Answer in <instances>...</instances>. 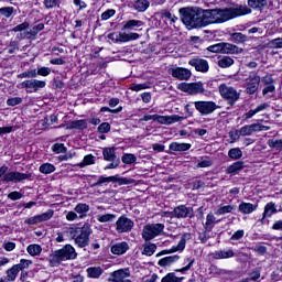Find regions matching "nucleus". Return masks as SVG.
<instances>
[{"mask_svg": "<svg viewBox=\"0 0 282 282\" xmlns=\"http://www.w3.org/2000/svg\"><path fill=\"white\" fill-rule=\"evenodd\" d=\"M232 257H235V251H232V249H229L227 251H216L214 253V259H230Z\"/></svg>", "mask_w": 282, "mask_h": 282, "instance_id": "nucleus-36", "label": "nucleus"}, {"mask_svg": "<svg viewBox=\"0 0 282 282\" xmlns=\"http://www.w3.org/2000/svg\"><path fill=\"white\" fill-rule=\"evenodd\" d=\"M52 151H54V153H67V148L63 143H55L52 147Z\"/></svg>", "mask_w": 282, "mask_h": 282, "instance_id": "nucleus-54", "label": "nucleus"}, {"mask_svg": "<svg viewBox=\"0 0 282 282\" xmlns=\"http://www.w3.org/2000/svg\"><path fill=\"white\" fill-rule=\"evenodd\" d=\"M182 281H184V276H177L175 272L167 273L161 280V282H182Z\"/></svg>", "mask_w": 282, "mask_h": 282, "instance_id": "nucleus-40", "label": "nucleus"}, {"mask_svg": "<svg viewBox=\"0 0 282 282\" xmlns=\"http://www.w3.org/2000/svg\"><path fill=\"white\" fill-rule=\"evenodd\" d=\"M76 257H78L76 249H74L72 245H65L62 249L55 250L50 256V264L52 268H57V265H61L63 261H69L72 259H76Z\"/></svg>", "mask_w": 282, "mask_h": 282, "instance_id": "nucleus-3", "label": "nucleus"}, {"mask_svg": "<svg viewBox=\"0 0 282 282\" xmlns=\"http://www.w3.org/2000/svg\"><path fill=\"white\" fill-rule=\"evenodd\" d=\"M184 117L180 115H172V116H160L155 115L154 122H159V124H175V122H182Z\"/></svg>", "mask_w": 282, "mask_h": 282, "instance_id": "nucleus-16", "label": "nucleus"}, {"mask_svg": "<svg viewBox=\"0 0 282 282\" xmlns=\"http://www.w3.org/2000/svg\"><path fill=\"white\" fill-rule=\"evenodd\" d=\"M127 250H129V243H127L126 241L117 242L111 247L112 254H118V256L124 254Z\"/></svg>", "mask_w": 282, "mask_h": 282, "instance_id": "nucleus-20", "label": "nucleus"}, {"mask_svg": "<svg viewBox=\"0 0 282 282\" xmlns=\"http://www.w3.org/2000/svg\"><path fill=\"white\" fill-rule=\"evenodd\" d=\"M239 171H243V162L241 161L235 162L231 165H229L226 170V173L228 175H237Z\"/></svg>", "mask_w": 282, "mask_h": 282, "instance_id": "nucleus-26", "label": "nucleus"}, {"mask_svg": "<svg viewBox=\"0 0 282 282\" xmlns=\"http://www.w3.org/2000/svg\"><path fill=\"white\" fill-rule=\"evenodd\" d=\"M45 30V24L40 23L35 26H33L30 31L26 32V36L28 39H34V36H36V34H39V32Z\"/></svg>", "mask_w": 282, "mask_h": 282, "instance_id": "nucleus-38", "label": "nucleus"}, {"mask_svg": "<svg viewBox=\"0 0 282 282\" xmlns=\"http://www.w3.org/2000/svg\"><path fill=\"white\" fill-rule=\"evenodd\" d=\"M144 23L140 20H129L124 22L122 30H135V28H142Z\"/></svg>", "mask_w": 282, "mask_h": 282, "instance_id": "nucleus-33", "label": "nucleus"}, {"mask_svg": "<svg viewBox=\"0 0 282 282\" xmlns=\"http://www.w3.org/2000/svg\"><path fill=\"white\" fill-rule=\"evenodd\" d=\"M186 248V238H182L176 247H172L169 250H163L156 257H162V254H172V252H177L178 250H184Z\"/></svg>", "mask_w": 282, "mask_h": 282, "instance_id": "nucleus-22", "label": "nucleus"}, {"mask_svg": "<svg viewBox=\"0 0 282 282\" xmlns=\"http://www.w3.org/2000/svg\"><path fill=\"white\" fill-rule=\"evenodd\" d=\"M249 8L252 10L263 11L264 8H268V0H248Z\"/></svg>", "mask_w": 282, "mask_h": 282, "instance_id": "nucleus-23", "label": "nucleus"}, {"mask_svg": "<svg viewBox=\"0 0 282 282\" xmlns=\"http://www.w3.org/2000/svg\"><path fill=\"white\" fill-rule=\"evenodd\" d=\"M40 173H43L44 175H50V173H54L56 171V166L51 163H44L39 169Z\"/></svg>", "mask_w": 282, "mask_h": 282, "instance_id": "nucleus-46", "label": "nucleus"}, {"mask_svg": "<svg viewBox=\"0 0 282 282\" xmlns=\"http://www.w3.org/2000/svg\"><path fill=\"white\" fill-rule=\"evenodd\" d=\"M231 65H235V59L229 56H224L218 61V66L223 69H226V67H231Z\"/></svg>", "mask_w": 282, "mask_h": 282, "instance_id": "nucleus-45", "label": "nucleus"}, {"mask_svg": "<svg viewBox=\"0 0 282 282\" xmlns=\"http://www.w3.org/2000/svg\"><path fill=\"white\" fill-rule=\"evenodd\" d=\"M105 182H118V184L122 186V185L133 184V178L120 177L119 175L108 176V177L100 176L98 178V182H96L91 186H100L101 184H105Z\"/></svg>", "mask_w": 282, "mask_h": 282, "instance_id": "nucleus-14", "label": "nucleus"}, {"mask_svg": "<svg viewBox=\"0 0 282 282\" xmlns=\"http://www.w3.org/2000/svg\"><path fill=\"white\" fill-rule=\"evenodd\" d=\"M28 28H30V22H23L21 24H18L17 26H14L11 32H23L25 30H28Z\"/></svg>", "mask_w": 282, "mask_h": 282, "instance_id": "nucleus-56", "label": "nucleus"}, {"mask_svg": "<svg viewBox=\"0 0 282 282\" xmlns=\"http://www.w3.org/2000/svg\"><path fill=\"white\" fill-rule=\"evenodd\" d=\"M44 6L47 10L52 8H61V0H44Z\"/></svg>", "mask_w": 282, "mask_h": 282, "instance_id": "nucleus-53", "label": "nucleus"}, {"mask_svg": "<svg viewBox=\"0 0 282 282\" xmlns=\"http://www.w3.org/2000/svg\"><path fill=\"white\" fill-rule=\"evenodd\" d=\"M229 138L231 142H237L241 138V134L239 133V130L230 131L229 132Z\"/></svg>", "mask_w": 282, "mask_h": 282, "instance_id": "nucleus-64", "label": "nucleus"}, {"mask_svg": "<svg viewBox=\"0 0 282 282\" xmlns=\"http://www.w3.org/2000/svg\"><path fill=\"white\" fill-rule=\"evenodd\" d=\"M155 250H158V246L153 243H144L142 254H145V257H152V254L155 253Z\"/></svg>", "mask_w": 282, "mask_h": 282, "instance_id": "nucleus-42", "label": "nucleus"}, {"mask_svg": "<svg viewBox=\"0 0 282 282\" xmlns=\"http://www.w3.org/2000/svg\"><path fill=\"white\" fill-rule=\"evenodd\" d=\"M271 47L274 50H282V37H276L270 41Z\"/></svg>", "mask_w": 282, "mask_h": 282, "instance_id": "nucleus-57", "label": "nucleus"}, {"mask_svg": "<svg viewBox=\"0 0 282 282\" xmlns=\"http://www.w3.org/2000/svg\"><path fill=\"white\" fill-rule=\"evenodd\" d=\"M7 278L4 279L6 282H12L17 280V275L19 274V270L17 269L15 265H13L11 269H8L7 272Z\"/></svg>", "mask_w": 282, "mask_h": 282, "instance_id": "nucleus-41", "label": "nucleus"}, {"mask_svg": "<svg viewBox=\"0 0 282 282\" xmlns=\"http://www.w3.org/2000/svg\"><path fill=\"white\" fill-rule=\"evenodd\" d=\"M164 232V224L145 225L142 230V238L144 241H151L155 237H160Z\"/></svg>", "mask_w": 282, "mask_h": 282, "instance_id": "nucleus-7", "label": "nucleus"}, {"mask_svg": "<svg viewBox=\"0 0 282 282\" xmlns=\"http://www.w3.org/2000/svg\"><path fill=\"white\" fill-rule=\"evenodd\" d=\"M236 208L235 205H220L215 212V215H228V213H232Z\"/></svg>", "mask_w": 282, "mask_h": 282, "instance_id": "nucleus-35", "label": "nucleus"}, {"mask_svg": "<svg viewBox=\"0 0 282 282\" xmlns=\"http://www.w3.org/2000/svg\"><path fill=\"white\" fill-rule=\"evenodd\" d=\"M113 219H116V214H106V215H99L97 217V220L100 224H107L109 221H113Z\"/></svg>", "mask_w": 282, "mask_h": 282, "instance_id": "nucleus-50", "label": "nucleus"}, {"mask_svg": "<svg viewBox=\"0 0 282 282\" xmlns=\"http://www.w3.org/2000/svg\"><path fill=\"white\" fill-rule=\"evenodd\" d=\"M129 276H131V271L129 270V268L119 269V270L110 273L108 281L109 282H123L126 279H129Z\"/></svg>", "mask_w": 282, "mask_h": 282, "instance_id": "nucleus-15", "label": "nucleus"}, {"mask_svg": "<svg viewBox=\"0 0 282 282\" xmlns=\"http://www.w3.org/2000/svg\"><path fill=\"white\" fill-rule=\"evenodd\" d=\"M151 2H149V0H137L133 8L137 10V12H145V10H149Z\"/></svg>", "mask_w": 282, "mask_h": 282, "instance_id": "nucleus-32", "label": "nucleus"}, {"mask_svg": "<svg viewBox=\"0 0 282 282\" xmlns=\"http://www.w3.org/2000/svg\"><path fill=\"white\" fill-rule=\"evenodd\" d=\"M24 224H26L28 226H34L36 224H41V220H40L39 215H37V216H33V217L28 218L26 220H24Z\"/></svg>", "mask_w": 282, "mask_h": 282, "instance_id": "nucleus-62", "label": "nucleus"}, {"mask_svg": "<svg viewBox=\"0 0 282 282\" xmlns=\"http://www.w3.org/2000/svg\"><path fill=\"white\" fill-rule=\"evenodd\" d=\"M218 91L224 100L230 105V107H235V104L239 98H241V93L237 91L235 87L228 86L226 84H220L218 87Z\"/></svg>", "mask_w": 282, "mask_h": 282, "instance_id": "nucleus-4", "label": "nucleus"}, {"mask_svg": "<svg viewBox=\"0 0 282 282\" xmlns=\"http://www.w3.org/2000/svg\"><path fill=\"white\" fill-rule=\"evenodd\" d=\"M228 158L231 160H241V158H243V152L239 148H232L228 151Z\"/></svg>", "mask_w": 282, "mask_h": 282, "instance_id": "nucleus-43", "label": "nucleus"}, {"mask_svg": "<svg viewBox=\"0 0 282 282\" xmlns=\"http://www.w3.org/2000/svg\"><path fill=\"white\" fill-rule=\"evenodd\" d=\"M238 131L242 137L252 135V133H257L256 123L243 126Z\"/></svg>", "mask_w": 282, "mask_h": 282, "instance_id": "nucleus-30", "label": "nucleus"}, {"mask_svg": "<svg viewBox=\"0 0 282 282\" xmlns=\"http://www.w3.org/2000/svg\"><path fill=\"white\" fill-rule=\"evenodd\" d=\"M116 14V10L113 9H108L107 11H105L102 14H101V21H109V19L111 17H113Z\"/></svg>", "mask_w": 282, "mask_h": 282, "instance_id": "nucleus-60", "label": "nucleus"}, {"mask_svg": "<svg viewBox=\"0 0 282 282\" xmlns=\"http://www.w3.org/2000/svg\"><path fill=\"white\" fill-rule=\"evenodd\" d=\"M23 194L21 192H11L8 194V199H11L12 202H17V199H22Z\"/></svg>", "mask_w": 282, "mask_h": 282, "instance_id": "nucleus-61", "label": "nucleus"}, {"mask_svg": "<svg viewBox=\"0 0 282 282\" xmlns=\"http://www.w3.org/2000/svg\"><path fill=\"white\" fill-rule=\"evenodd\" d=\"M213 164V160L208 159V160H203L200 162L197 163V169H208V166H210Z\"/></svg>", "mask_w": 282, "mask_h": 282, "instance_id": "nucleus-63", "label": "nucleus"}, {"mask_svg": "<svg viewBox=\"0 0 282 282\" xmlns=\"http://www.w3.org/2000/svg\"><path fill=\"white\" fill-rule=\"evenodd\" d=\"M50 74H52V68L50 67H39L37 68V76H50Z\"/></svg>", "mask_w": 282, "mask_h": 282, "instance_id": "nucleus-59", "label": "nucleus"}, {"mask_svg": "<svg viewBox=\"0 0 282 282\" xmlns=\"http://www.w3.org/2000/svg\"><path fill=\"white\" fill-rule=\"evenodd\" d=\"M23 102V98L21 97H12L7 100L8 107H17V105H21Z\"/></svg>", "mask_w": 282, "mask_h": 282, "instance_id": "nucleus-55", "label": "nucleus"}, {"mask_svg": "<svg viewBox=\"0 0 282 282\" xmlns=\"http://www.w3.org/2000/svg\"><path fill=\"white\" fill-rule=\"evenodd\" d=\"M45 80L28 79L20 84L21 89H26L28 94H34L39 89L45 88Z\"/></svg>", "mask_w": 282, "mask_h": 282, "instance_id": "nucleus-12", "label": "nucleus"}, {"mask_svg": "<svg viewBox=\"0 0 282 282\" xmlns=\"http://www.w3.org/2000/svg\"><path fill=\"white\" fill-rule=\"evenodd\" d=\"M67 129H79L80 131H83L87 129V120L80 119L70 121L67 126Z\"/></svg>", "mask_w": 282, "mask_h": 282, "instance_id": "nucleus-29", "label": "nucleus"}, {"mask_svg": "<svg viewBox=\"0 0 282 282\" xmlns=\"http://www.w3.org/2000/svg\"><path fill=\"white\" fill-rule=\"evenodd\" d=\"M102 155L106 162H115V160H118V156L116 155V148H104Z\"/></svg>", "mask_w": 282, "mask_h": 282, "instance_id": "nucleus-25", "label": "nucleus"}, {"mask_svg": "<svg viewBox=\"0 0 282 282\" xmlns=\"http://www.w3.org/2000/svg\"><path fill=\"white\" fill-rule=\"evenodd\" d=\"M171 75L173 78H177V80H189L193 73L189 69L184 67H175L170 69Z\"/></svg>", "mask_w": 282, "mask_h": 282, "instance_id": "nucleus-17", "label": "nucleus"}, {"mask_svg": "<svg viewBox=\"0 0 282 282\" xmlns=\"http://www.w3.org/2000/svg\"><path fill=\"white\" fill-rule=\"evenodd\" d=\"M276 213H279L276 205L273 202H270L264 206L263 219H265V217H272V215Z\"/></svg>", "mask_w": 282, "mask_h": 282, "instance_id": "nucleus-31", "label": "nucleus"}, {"mask_svg": "<svg viewBox=\"0 0 282 282\" xmlns=\"http://www.w3.org/2000/svg\"><path fill=\"white\" fill-rule=\"evenodd\" d=\"M17 14V9L13 7H2L0 8V15L4 17L6 19H10V17H14Z\"/></svg>", "mask_w": 282, "mask_h": 282, "instance_id": "nucleus-37", "label": "nucleus"}, {"mask_svg": "<svg viewBox=\"0 0 282 282\" xmlns=\"http://www.w3.org/2000/svg\"><path fill=\"white\" fill-rule=\"evenodd\" d=\"M91 225L84 224L83 227H69L67 234L74 239L78 248H87L89 246V237L91 236Z\"/></svg>", "mask_w": 282, "mask_h": 282, "instance_id": "nucleus-2", "label": "nucleus"}, {"mask_svg": "<svg viewBox=\"0 0 282 282\" xmlns=\"http://www.w3.org/2000/svg\"><path fill=\"white\" fill-rule=\"evenodd\" d=\"M86 272L89 279H100V276H102V272L105 271L100 267H90L86 270Z\"/></svg>", "mask_w": 282, "mask_h": 282, "instance_id": "nucleus-28", "label": "nucleus"}, {"mask_svg": "<svg viewBox=\"0 0 282 282\" xmlns=\"http://www.w3.org/2000/svg\"><path fill=\"white\" fill-rule=\"evenodd\" d=\"M138 39H140L138 33L119 32V43H129V41H138Z\"/></svg>", "mask_w": 282, "mask_h": 282, "instance_id": "nucleus-21", "label": "nucleus"}, {"mask_svg": "<svg viewBox=\"0 0 282 282\" xmlns=\"http://www.w3.org/2000/svg\"><path fill=\"white\" fill-rule=\"evenodd\" d=\"M208 52L213 54H240L241 48L235 44L220 42L207 47Z\"/></svg>", "mask_w": 282, "mask_h": 282, "instance_id": "nucleus-6", "label": "nucleus"}, {"mask_svg": "<svg viewBox=\"0 0 282 282\" xmlns=\"http://www.w3.org/2000/svg\"><path fill=\"white\" fill-rule=\"evenodd\" d=\"M261 84V77L257 74L253 73L249 75L247 79H245V91L249 96H252L259 91V85Z\"/></svg>", "mask_w": 282, "mask_h": 282, "instance_id": "nucleus-9", "label": "nucleus"}, {"mask_svg": "<svg viewBox=\"0 0 282 282\" xmlns=\"http://www.w3.org/2000/svg\"><path fill=\"white\" fill-rule=\"evenodd\" d=\"M193 105L200 116H210L217 109H221L215 101H194Z\"/></svg>", "mask_w": 282, "mask_h": 282, "instance_id": "nucleus-8", "label": "nucleus"}, {"mask_svg": "<svg viewBox=\"0 0 282 282\" xmlns=\"http://www.w3.org/2000/svg\"><path fill=\"white\" fill-rule=\"evenodd\" d=\"M176 261H180V256H169L159 260V265L161 268H169L170 265H173V263H176Z\"/></svg>", "mask_w": 282, "mask_h": 282, "instance_id": "nucleus-24", "label": "nucleus"}, {"mask_svg": "<svg viewBox=\"0 0 282 282\" xmlns=\"http://www.w3.org/2000/svg\"><path fill=\"white\" fill-rule=\"evenodd\" d=\"M182 23L188 28V30H195L206 28L215 23H226L230 19H237V17H246V14H252V9L248 6H236L226 9H202L185 7L178 10Z\"/></svg>", "mask_w": 282, "mask_h": 282, "instance_id": "nucleus-1", "label": "nucleus"}, {"mask_svg": "<svg viewBox=\"0 0 282 282\" xmlns=\"http://www.w3.org/2000/svg\"><path fill=\"white\" fill-rule=\"evenodd\" d=\"M75 213H78L79 215H85L86 213H89V205L85 203H79L75 207Z\"/></svg>", "mask_w": 282, "mask_h": 282, "instance_id": "nucleus-51", "label": "nucleus"}, {"mask_svg": "<svg viewBox=\"0 0 282 282\" xmlns=\"http://www.w3.org/2000/svg\"><path fill=\"white\" fill-rule=\"evenodd\" d=\"M2 176V182H4L6 184L10 182L19 184V182H23V180H30L32 177V174H25L21 172H6Z\"/></svg>", "mask_w": 282, "mask_h": 282, "instance_id": "nucleus-13", "label": "nucleus"}, {"mask_svg": "<svg viewBox=\"0 0 282 282\" xmlns=\"http://www.w3.org/2000/svg\"><path fill=\"white\" fill-rule=\"evenodd\" d=\"M26 252H29V254L31 257H39V254H41V252H43V248H41L40 245H30L26 248Z\"/></svg>", "mask_w": 282, "mask_h": 282, "instance_id": "nucleus-44", "label": "nucleus"}, {"mask_svg": "<svg viewBox=\"0 0 282 282\" xmlns=\"http://www.w3.org/2000/svg\"><path fill=\"white\" fill-rule=\"evenodd\" d=\"M165 217L175 219H193L195 217V209L186 205H178L172 212H165Z\"/></svg>", "mask_w": 282, "mask_h": 282, "instance_id": "nucleus-5", "label": "nucleus"}, {"mask_svg": "<svg viewBox=\"0 0 282 282\" xmlns=\"http://www.w3.org/2000/svg\"><path fill=\"white\" fill-rule=\"evenodd\" d=\"M91 164H96V156L93 154H87L84 156V160L82 163L78 164L79 169H85V166H91Z\"/></svg>", "mask_w": 282, "mask_h": 282, "instance_id": "nucleus-39", "label": "nucleus"}, {"mask_svg": "<svg viewBox=\"0 0 282 282\" xmlns=\"http://www.w3.org/2000/svg\"><path fill=\"white\" fill-rule=\"evenodd\" d=\"M188 65L195 67L196 72H202L203 74H206L209 69L208 61L202 58H193L188 62Z\"/></svg>", "mask_w": 282, "mask_h": 282, "instance_id": "nucleus-18", "label": "nucleus"}, {"mask_svg": "<svg viewBox=\"0 0 282 282\" xmlns=\"http://www.w3.org/2000/svg\"><path fill=\"white\" fill-rule=\"evenodd\" d=\"M191 149L189 143H178V142H173L170 144V151H188Z\"/></svg>", "mask_w": 282, "mask_h": 282, "instance_id": "nucleus-34", "label": "nucleus"}, {"mask_svg": "<svg viewBox=\"0 0 282 282\" xmlns=\"http://www.w3.org/2000/svg\"><path fill=\"white\" fill-rule=\"evenodd\" d=\"M258 207L259 205L257 204L241 202L238 206V210L242 215H250L251 213H254V210H257Z\"/></svg>", "mask_w": 282, "mask_h": 282, "instance_id": "nucleus-19", "label": "nucleus"}, {"mask_svg": "<svg viewBox=\"0 0 282 282\" xmlns=\"http://www.w3.org/2000/svg\"><path fill=\"white\" fill-rule=\"evenodd\" d=\"M133 226H135V224L131 218L127 217V215L120 216L116 221V230L119 234L131 232V230H133Z\"/></svg>", "mask_w": 282, "mask_h": 282, "instance_id": "nucleus-11", "label": "nucleus"}, {"mask_svg": "<svg viewBox=\"0 0 282 282\" xmlns=\"http://www.w3.org/2000/svg\"><path fill=\"white\" fill-rule=\"evenodd\" d=\"M137 160H138V158L131 153H126L121 158V162H123V164H134V162H137Z\"/></svg>", "mask_w": 282, "mask_h": 282, "instance_id": "nucleus-49", "label": "nucleus"}, {"mask_svg": "<svg viewBox=\"0 0 282 282\" xmlns=\"http://www.w3.org/2000/svg\"><path fill=\"white\" fill-rule=\"evenodd\" d=\"M216 217L215 214L209 213L206 216V221L204 224V229L206 230V232H213V228H215V221H216Z\"/></svg>", "mask_w": 282, "mask_h": 282, "instance_id": "nucleus-27", "label": "nucleus"}, {"mask_svg": "<svg viewBox=\"0 0 282 282\" xmlns=\"http://www.w3.org/2000/svg\"><path fill=\"white\" fill-rule=\"evenodd\" d=\"M230 39L234 43H246L248 36H246L243 33H232Z\"/></svg>", "mask_w": 282, "mask_h": 282, "instance_id": "nucleus-48", "label": "nucleus"}, {"mask_svg": "<svg viewBox=\"0 0 282 282\" xmlns=\"http://www.w3.org/2000/svg\"><path fill=\"white\" fill-rule=\"evenodd\" d=\"M109 131H111V126L109 124V122H102L101 124H99V133H109Z\"/></svg>", "mask_w": 282, "mask_h": 282, "instance_id": "nucleus-58", "label": "nucleus"}, {"mask_svg": "<svg viewBox=\"0 0 282 282\" xmlns=\"http://www.w3.org/2000/svg\"><path fill=\"white\" fill-rule=\"evenodd\" d=\"M178 88L181 91L189 94V96H197V94H204V91H206L202 82L191 84L182 83L180 84Z\"/></svg>", "mask_w": 282, "mask_h": 282, "instance_id": "nucleus-10", "label": "nucleus"}, {"mask_svg": "<svg viewBox=\"0 0 282 282\" xmlns=\"http://www.w3.org/2000/svg\"><path fill=\"white\" fill-rule=\"evenodd\" d=\"M37 217L40 218V224L42 221H50V219L54 217V209H48L46 213L37 215Z\"/></svg>", "mask_w": 282, "mask_h": 282, "instance_id": "nucleus-52", "label": "nucleus"}, {"mask_svg": "<svg viewBox=\"0 0 282 282\" xmlns=\"http://www.w3.org/2000/svg\"><path fill=\"white\" fill-rule=\"evenodd\" d=\"M30 265H32V260H25V259H21L20 263L14 264L18 272H23L24 270H28V268H30Z\"/></svg>", "mask_w": 282, "mask_h": 282, "instance_id": "nucleus-47", "label": "nucleus"}]
</instances>
